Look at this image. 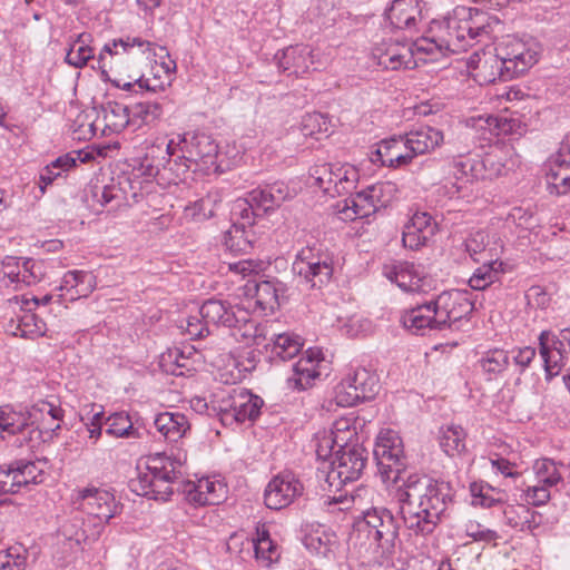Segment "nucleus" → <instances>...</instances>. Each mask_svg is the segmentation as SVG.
<instances>
[{"mask_svg":"<svg viewBox=\"0 0 570 570\" xmlns=\"http://www.w3.org/2000/svg\"><path fill=\"white\" fill-rule=\"evenodd\" d=\"M179 327L184 330L190 338H202L209 334V327L199 314L180 321Z\"/></svg>","mask_w":570,"mask_h":570,"instance_id":"obj_63","label":"nucleus"},{"mask_svg":"<svg viewBox=\"0 0 570 570\" xmlns=\"http://www.w3.org/2000/svg\"><path fill=\"white\" fill-rule=\"evenodd\" d=\"M382 273L404 292H424L425 277L413 263L393 261L383 265Z\"/></svg>","mask_w":570,"mask_h":570,"instance_id":"obj_21","label":"nucleus"},{"mask_svg":"<svg viewBox=\"0 0 570 570\" xmlns=\"http://www.w3.org/2000/svg\"><path fill=\"white\" fill-rule=\"evenodd\" d=\"M248 544L254 549L255 559L261 567L271 568L278 561V547L272 541L268 531H257V538L248 540Z\"/></svg>","mask_w":570,"mask_h":570,"instance_id":"obj_37","label":"nucleus"},{"mask_svg":"<svg viewBox=\"0 0 570 570\" xmlns=\"http://www.w3.org/2000/svg\"><path fill=\"white\" fill-rule=\"evenodd\" d=\"M438 320L432 302L419 304L407 309L402 315V323L405 328L414 334L423 335L426 330H442L436 323Z\"/></svg>","mask_w":570,"mask_h":570,"instance_id":"obj_30","label":"nucleus"},{"mask_svg":"<svg viewBox=\"0 0 570 570\" xmlns=\"http://www.w3.org/2000/svg\"><path fill=\"white\" fill-rule=\"evenodd\" d=\"M134 47H139L142 52L153 51L154 56H159L160 58H163L165 56L166 57L169 56V53L165 47H161V46L157 47L155 43L147 41V40H142L139 37H127L125 39H122V38L115 39V40H112V42L106 43L102 48V51L99 55L98 63H99V68L102 70V73L106 72V70H105V67H106L105 53H108L110 56L119 55V53H127Z\"/></svg>","mask_w":570,"mask_h":570,"instance_id":"obj_26","label":"nucleus"},{"mask_svg":"<svg viewBox=\"0 0 570 570\" xmlns=\"http://www.w3.org/2000/svg\"><path fill=\"white\" fill-rule=\"evenodd\" d=\"M250 204L256 206V209L262 210L264 214L274 212L279 207L268 184L250 190Z\"/></svg>","mask_w":570,"mask_h":570,"instance_id":"obj_57","label":"nucleus"},{"mask_svg":"<svg viewBox=\"0 0 570 570\" xmlns=\"http://www.w3.org/2000/svg\"><path fill=\"white\" fill-rule=\"evenodd\" d=\"M449 178H453L454 181H450L451 187L448 190V195L453 197L464 188V184L474 180V158H460L454 159L448 165Z\"/></svg>","mask_w":570,"mask_h":570,"instance_id":"obj_36","label":"nucleus"},{"mask_svg":"<svg viewBox=\"0 0 570 570\" xmlns=\"http://www.w3.org/2000/svg\"><path fill=\"white\" fill-rule=\"evenodd\" d=\"M258 326L264 328L266 336L261 340L258 345L264 344L268 346L272 344V355L274 358H279L282 361L291 360L295 357L303 347V340L301 336L294 333H279L276 334L271 332L267 324H259Z\"/></svg>","mask_w":570,"mask_h":570,"instance_id":"obj_25","label":"nucleus"},{"mask_svg":"<svg viewBox=\"0 0 570 570\" xmlns=\"http://www.w3.org/2000/svg\"><path fill=\"white\" fill-rule=\"evenodd\" d=\"M27 557L21 548L11 547L0 552V570H24Z\"/></svg>","mask_w":570,"mask_h":570,"instance_id":"obj_59","label":"nucleus"},{"mask_svg":"<svg viewBox=\"0 0 570 570\" xmlns=\"http://www.w3.org/2000/svg\"><path fill=\"white\" fill-rule=\"evenodd\" d=\"M533 471L537 483L543 484L550 489L557 487L562 481L561 473L556 462L550 459L537 460L533 464Z\"/></svg>","mask_w":570,"mask_h":570,"instance_id":"obj_50","label":"nucleus"},{"mask_svg":"<svg viewBox=\"0 0 570 570\" xmlns=\"http://www.w3.org/2000/svg\"><path fill=\"white\" fill-rule=\"evenodd\" d=\"M293 272L311 288H322L332 279L333 255L321 245L304 247L296 255Z\"/></svg>","mask_w":570,"mask_h":570,"instance_id":"obj_8","label":"nucleus"},{"mask_svg":"<svg viewBox=\"0 0 570 570\" xmlns=\"http://www.w3.org/2000/svg\"><path fill=\"white\" fill-rule=\"evenodd\" d=\"M215 199L212 196L203 197L185 207V216L196 222H203L214 215Z\"/></svg>","mask_w":570,"mask_h":570,"instance_id":"obj_56","label":"nucleus"},{"mask_svg":"<svg viewBox=\"0 0 570 570\" xmlns=\"http://www.w3.org/2000/svg\"><path fill=\"white\" fill-rule=\"evenodd\" d=\"M367 451L358 443L345 442L335 451L328 464L317 468L321 488L328 495L340 492L344 485L360 479L366 465Z\"/></svg>","mask_w":570,"mask_h":570,"instance_id":"obj_4","label":"nucleus"},{"mask_svg":"<svg viewBox=\"0 0 570 570\" xmlns=\"http://www.w3.org/2000/svg\"><path fill=\"white\" fill-rule=\"evenodd\" d=\"M372 57L377 66L387 70L412 69L417 65L413 47L405 42L382 41L373 48Z\"/></svg>","mask_w":570,"mask_h":570,"instance_id":"obj_19","label":"nucleus"},{"mask_svg":"<svg viewBox=\"0 0 570 570\" xmlns=\"http://www.w3.org/2000/svg\"><path fill=\"white\" fill-rule=\"evenodd\" d=\"M373 455L384 483H396L401 480V474L407 468V458L404 454L402 439L396 432L392 430L381 432Z\"/></svg>","mask_w":570,"mask_h":570,"instance_id":"obj_9","label":"nucleus"},{"mask_svg":"<svg viewBox=\"0 0 570 570\" xmlns=\"http://www.w3.org/2000/svg\"><path fill=\"white\" fill-rule=\"evenodd\" d=\"M508 353L510 361L520 373H523L530 366L537 355L535 348L531 346L514 347Z\"/></svg>","mask_w":570,"mask_h":570,"instance_id":"obj_60","label":"nucleus"},{"mask_svg":"<svg viewBox=\"0 0 570 570\" xmlns=\"http://www.w3.org/2000/svg\"><path fill=\"white\" fill-rule=\"evenodd\" d=\"M503 60L505 79L519 77L532 68L539 60L540 45L532 38L521 39L505 36L494 48Z\"/></svg>","mask_w":570,"mask_h":570,"instance_id":"obj_7","label":"nucleus"},{"mask_svg":"<svg viewBox=\"0 0 570 570\" xmlns=\"http://www.w3.org/2000/svg\"><path fill=\"white\" fill-rule=\"evenodd\" d=\"M130 108V125L135 128H139L142 125H149L163 114V108L158 102L155 101H140L132 105Z\"/></svg>","mask_w":570,"mask_h":570,"instance_id":"obj_43","label":"nucleus"},{"mask_svg":"<svg viewBox=\"0 0 570 570\" xmlns=\"http://www.w3.org/2000/svg\"><path fill=\"white\" fill-rule=\"evenodd\" d=\"M91 36L89 33H80L72 41L66 55V62L75 68H82L94 58V50L89 46Z\"/></svg>","mask_w":570,"mask_h":570,"instance_id":"obj_42","label":"nucleus"},{"mask_svg":"<svg viewBox=\"0 0 570 570\" xmlns=\"http://www.w3.org/2000/svg\"><path fill=\"white\" fill-rule=\"evenodd\" d=\"M264 401L245 389L233 390L219 406L223 423L254 421L261 413Z\"/></svg>","mask_w":570,"mask_h":570,"instance_id":"obj_18","label":"nucleus"},{"mask_svg":"<svg viewBox=\"0 0 570 570\" xmlns=\"http://www.w3.org/2000/svg\"><path fill=\"white\" fill-rule=\"evenodd\" d=\"M253 232L246 229L244 224H233L224 237L226 249L232 254H247L253 248Z\"/></svg>","mask_w":570,"mask_h":570,"instance_id":"obj_39","label":"nucleus"},{"mask_svg":"<svg viewBox=\"0 0 570 570\" xmlns=\"http://www.w3.org/2000/svg\"><path fill=\"white\" fill-rule=\"evenodd\" d=\"M330 120L321 112L307 114L302 119L301 130L304 136H311L321 139L322 136L330 135Z\"/></svg>","mask_w":570,"mask_h":570,"instance_id":"obj_53","label":"nucleus"},{"mask_svg":"<svg viewBox=\"0 0 570 570\" xmlns=\"http://www.w3.org/2000/svg\"><path fill=\"white\" fill-rule=\"evenodd\" d=\"M321 361L320 351L307 350L306 354L293 365V374L287 379L288 384L297 390L309 387L320 376L317 367Z\"/></svg>","mask_w":570,"mask_h":570,"instance_id":"obj_28","label":"nucleus"},{"mask_svg":"<svg viewBox=\"0 0 570 570\" xmlns=\"http://www.w3.org/2000/svg\"><path fill=\"white\" fill-rule=\"evenodd\" d=\"M445 482L411 474L397 491L400 513L405 527L415 534L429 535L445 517L451 502Z\"/></svg>","mask_w":570,"mask_h":570,"instance_id":"obj_2","label":"nucleus"},{"mask_svg":"<svg viewBox=\"0 0 570 570\" xmlns=\"http://www.w3.org/2000/svg\"><path fill=\"white\" fill-rule=\"evenodd\" d=\"M218 146L213 138L206 134L178 135L177 140L170 139L167 142V153L176 155L181 153L180 158L196 165L199 160L204 164L213 163L217 155Z\"/></svg>","mask_w":570,"mask_h":570,"instance_id":"obj_14","label":"nucleus"},{"mask_svg":"<svg viewBox=\"0 0 570 570\" xmlns=\"http://www.w3.org/2000/svg\"><path fill=\"white\" fill-rule=\"evenodd\" d=\"M421 14L419 0H394L386 11V19L396 29H410Z\"/></svg>","mask_w":570,"mask_h":570,"instance_id":"obj_32","label":"nucleus"},{"mask_svg":"<svg viewBox=\"0 0 570 570\" xmlns=\"http://www.w3.org/2000/svg\"><path fill=\"white\" fill-rule=\"evenodd\" d=\"M410 45L413 47L414 58L422 55L419 59L424 61H436L439 57H444L450 53V51L445 50L443 40L439 36L434 38L422 37Z\"/></svg>","mask_w":570,"mask_h":570,"instance_id":"obj_44","label":"nucleus"},{"mask_svg":"<svg viewBox=\"0 0 570 570\" xmlns=\"http://www.w3.org/2000/svg\"><path fill=\"white\" fill-rule=\"evenodd\" d=\"M502 63L503 60L499 58L497 50H494V53L483 50L480 73H476V76L485 82H494L497 79L505 81V70Z\"/></svg>","mask_w":570,"mask_h":570,"instance_id":"obj_47","label":"nucleus"},{"mask_svg":"<svg viewBox=\"0 0 570 570\" xmlns=\"http://www.w3.org/2000/svg\"><path fill=\"white\" fill-rule=\"evenodd\" d=\"M63 410L52 403L40 401L26 411L0 409V438L3 433L16 435L30 426L42 432H56L60 429Z\"/></svg>","mask_w":570,"mask_h":570,"instance_id":"obj_5","label":"nucleus"},{"mask_svg":"<svg viewBox=\"0 0 570 570\" xmlns=\"http://www.w3.org/2000/svg\"><path fill=\"white\" fill-rule=\"evenodd\" d=\"M441 328L452 327L453 324L469 316L473 304L468 293L459 289L445 291L431 301Z\"/></svg>","mask_w":570,"mask_h":570,"instance_id":"obj_16","label":"nucleus"},{"mask_svg":"<svg viewBox=\"0 0 570 570\" xmlns=\"http://www.w3.org/2000/svg\"><path fill=\"white\" fill-rule=\"evenodd\" d=\"M138 170L147 178H166L167 167L165 165L164 144L153 145L147 149Z\"/></svg>","mask_w":570,"mask_h":570,"instance_id":"obj_38","label":"nucleus"},{"mask_svg":"<svg viewBox=\"0 0 570 570\" xmlns=\"http://www.w3.org/2000/svg\"><path fill=\"white\" fill-rule=\"evenodd\" d=\"M199 316L209 327L224 326L230 330L232 336L246 345L259 344L266 333L250 317L247 308L232 305L227 301L210 298L199 307Z\"/></svg>","mask_w":570,"mask_h":570,"instance_id":"obj_3","label":"nucleus"},{"mask_svg":"<svg viewBox=\"0 0 570 570\" xmlns=\"http://www.w3.org/2000/svg\"><path fill=\"white\" fill-rule=\"evenodd\" d=\"M366 189L368 191V197L379 209L380 207L386 206L389 203V198L385 196L395 191V184L392 181H383L371 185Z\"/></svg>","mask_w":570,"mask_h":570,"instance_id":"obj_61","label":"nucleus"},{"mask_svg":"<svg viewBox=\"0 0 570 570\" xmlns=\"http://www.w3.org/2000/svg\"><path fill=\"white\" fill-rule=\"evenodd\" d=\"M479 363L484 373L498 375L510 364V356L508 351L493 348L485 352Z\"/></svg>","mask_w":570,"mask_h":570,"instance_id":"obj_51","label":"nucleus"},{"mask_svg":"<svg viewBox=\"0 0 570 570\" xmlns=\"http://www.w3.org/2000/svg\"><path fill=\"white\" fill-rule=\"evenodd\" d=\"M409 223L420 229L421 234H424L429 239L438 232L435 219L426 212L414 213Z\"/></svg>","mask_w":570,"mask_h":570,"instance_id":"obj_62","label":"nucleus"},{"mask_svg":"<svg viewBox=\"0 0 570 570\" xmlns=\"http://www.w3.org/2000/svg\"><path fill=\"white\" fill-rule=\"evenodd\" d=\"M412 158L434 150L443 142V132L430 126H420L404 135Z\"/></svg>","mask_w":570,"mask_h":570,"instance_id":"obj_29","label":"nucleus"},{"mask_svg":"<svg viewBox=\"0 0 570 570\" xmlns=\"http://www.w3.org/2000/svg\"><path fill=\"white\" fill-rule=\"evenodd\" d=\"M466 433L460 425H449L442 429L440 445L448 455L460 454L465 450Z\"/></svg>","mask_w":570,"mask_h":570,"instance_id":"obj_46","label":"nucleus"},{"mask_svg":"<svg viewBox=\"0 0 570 570\" xmlns=\"http://www.w3.org/2000/svg\"><path fill=\"white\" fill-rule=\"evenodd\" d=\"M165 150V165L167 167L166 178L168 180H175L180 178L181 175L187 173L193 166L191 163L180 158V151H177L176 155H171L167 153V146L164 147Z\"/></svg>","mask_w":570,"mask_h":570,"instance_id":"obj_58","label":"nucleus"},{"mask_svg":"<svg viewBox=\"0 0 570 570\" xmlns=\"http://www.w3.org/2000/svg\"><path fill=\"white\" fill-rule=\"evenodd\" d=\"M504 165L495 153L487 154L482 159H474V178L492 179L503 173Z\"/></svg>","mask_w":570,"mask_h":570,"instance_id":"obj_52","label":"nucleus"},{"mask_svg":"<svg viewBox=\"0 0 570 570\" xmlns=\"http://www.w3.org/2000/svg\"><path fill=\"white\" fill-rule=\"evenodd\" d=\"M448 28L458 35L450 41L454 50H466L473 41L489 38L491 33L490 17L478 9L460 6L448 16Z\"/></svg>","mask_w":570,"mask_h":570,"instance_id":"obj_6","label":"nucleus"},{"mask_svg":"<svg viewBox=\"0 0 570 570\" xmlns=\"http://www.w3.org/2000/svg\"><path fill=\"white\" fill-rule=\"evenodd\" d=\"M302 493L303 484L293 473H281L268 482L264 492V502L271 510H281L288 507Z\"/></svg>","mask_w":570,"mask_h":570,"instance_id":"obj_20","label":"nucleus"},{"mask_svg":"<svg viewBox=\"0 0 570 570\" xmlns=\"http://www.w3.org/2000/svg\"><path fill=\"white\" fill-rule=\"evenodd\" d=\"M316 51L308 45L288 46L274 56L281 72L287 76L303 77L312 70L318 69Z\"/></svg>","mask_w":570,"mask_h":570,"instance_id":"obj_17","label":"nucleus"},{"mask_svg":"<svg viewBox=\"0 0 570 570\" xmlns=\"http://www.w3.org/2000/svg\"><path fill=\"white\" fill-rule=\"evenodd\" d=\"M304 543L307 549L323 557H327L332 552V547L336 541L333 534L316 530L305 537Z\"/></svg>","mask_w":570,"mask_h":570,"instance_id":"obj_55","label":"nucleus"},{"mask_svg":"<svg viewBox=\"0 0 570 570\" xmlns=\"http://www.w3.org/2000/svg\"><path fill=\"white\" fill-rule=\"evenodd\" d=\"M334 429L317 435L316 455L323 460L320 466H323L324 463L328 464L327 459L332 456L333 452L335 453V448L338 450L340 444L348 442L354 435V430L350 429L348 422L345 420L335 422Z\"/></svg>","mask_w":570,"mask_h":570,"instance_id":"obj_27","label":"nucleus"},{"mask_svg":"<svg viewBox=\"0 0 570 570\" xmlns=\"http://www.w3.org/2000/svg\"><path fill=\"white\" fill-rule=\"evenodd\" d=\"M380 390L379 376L365 367H355L341 381L335 389V401L338 406L350 407L373 399Z\"/></svg>","mask_w":570,"mask_h":570,"instance_id":"obj_11","label":"nucleus"},{"mask_svg":"<svg viewBox=\"0 0 570 570\" xmlns=\"http://www.w3.org/2000/svg\"><path fill=\"white\" fill-rule=\"evenodd\" d=\"M11 262L17 266L18 269L17 272L13 269L4 272V276L9 278L10 283H23L26 285H33L40 282L46 275L45 264L42 261L24 258L20 266V258L8 257L4 266L9 267Z\"/></svg>","mask_w":570,"mask_h":570,"instance_id":"obj_31","label":"nucleus"},{"mask_svg":"<svg viewBox=\"0 0 570 570\" xmlns=\"http://www.w3.org/2000/svg\"><path fill=\"white\" fill-rule=\"evenodd\" d=\"M104 120L107 128L119 132L130 126V108L118 102H108L104 108Z\"/></svg>","mask_w":570,"mask_h":570,"instance_id":"obj_45","label":"nucleus"},{"mask_svg":"<svg viewBox=\"0 0 570 570\" xmlns=\"http://www.w3.org/2000/svg\"><path fill=\"white\" fill-rule=\"evenodd\" d=\"M13 468L19 490L30 483L38 484L43 481V472L35 462L17 461L13 463Z\"/></svg>","mask_w":570,"mask_h":570,"instance_id":"obj_54","label":"nucleus"},{"mask_svg":"<svg viewBox=\"0 0 570 570\" xmlns=\"http://www.w3.org/2000/svg\"><path fill=\"white\" fill-rule=\"evenodd\" d=\"M17 331L14 334L26 338H36L46 335L47 325L45 321L31 311H24L18 320Z\"/></svg>","mask_w":570,"mask_h":570,"instance_id":"obj_49","label":"nucleus"},{"mask_svg":"<svg viewBox=\"0 0 570 570\" xmlns=\"http://www.w3.org/2000/svg\"><path fill=\"white\" fill-rule=\"evenodd\" d=\"M413 160L404 136L384 139L371 155V161L392 168H401Z\"/></svg>","mask_w":570,"mask_h":570,"instance_id":"obj_22","label":"nucleus"},{"mask_svg":"<svg viewBox=\"0 0 570 570\" xmlns=\"http://www.w3.org/2000/svg\"><path fill=\"white\" fill-rule=\"evenodd\" d=\"M538 340L547 377L558 375L570 363V328H563L558 334L542 331Z\"/></svg>","mask_w":570,"mask_h":570,"instance_id":"obj_12","label":"nucleus"},{"mask_svg":"<svg viewBox=\"0 0 570 570\" xmlns=\"http://www.w3.org/2000/svg\"><path fill=\"white\" fill-rule=\"evenodd\" d=\"M312 177L323 191L332 197L351 193L358 180V171L351 165L322 164L312 169Z\"/></svg>","mask_w":570,"mask_h":570,"instance_id":"obj_13","label":"nucleus"},{"mask_svg":"<svg viewBox=\"0 0 570 570\" xmlns=\"http://www.w3.org/2000/svg\"><path fill=\"white\" fill-rule=\"evenodd\" d=\"M502 262L498 259L485 261L478 267L469 279L472 289L482 291L499 279L502 273Z\"/></svg>","mask_w":570,"mask_h":570,"instance_id":"obj_41","label":"nucleus"},{"mask_svg":"<svg viewBox=\"0 0 570 570\" xmlns=\"http://www.w3.org/2000/svg\"><path fill=\"white\" fill-rule=\"evenodd\" d=\"M246 295L254 299L262 311H274L279 306V298L285 292V285L277 279H250L247 282Z\"/></svg>","mask_w":570,"mask_h":570,"instance_id":"obj_23","label":"nucleus"},{"mask_svg":"<svg viewBox=\"0 0 570 570\" xmlns=\"http://www.w3.org/2000/svg\"><path fill=\"white\" fill-rule=\"evenodd\" d=\"M337 207L344 220L365 218L377 210L376 206L368 197L367 189L361 190L354 196L344 199Z\"/></svg>","mask_w":570,"mask_h":570,"instance_id":"obj_35","label":"nucleus"},{"mask_svg":"<svg viewBox=\"0 0 570 570\" xmlns=\"http://www.w3.org/2000/svg\"><path fill=\"white\" fill-rule=\"evenodd\" d=\"M179 461L164 453L149 455L138 463L136 478L130 479L129 488L137 495L153 500L167 501L175 485L189 503L197 505L219 504L226 499L227 485L218 478H202L197 481H178Z\"/></svg>","mask_w":570,"mask_h":570,"instance_id":"obj_1","label":"nucleus"},{"mask_svg":"<svg viewBox=\"0 0 570 570\" xmlns=\"http://www.w3.org/2000/svg\"><path fill=\"white\" fill-rule=\"evenodd\" d=\"M106 433L115 438L137 439L139 432L126 412H117L107 417Z\"/></svg>","mask_w":570,"mask_h":570,"instance_id":"obj_48","label":"nucleus"},{"mask_svg":"<svg viewBox=\"0 0 570 570\" xmlns=\"http://www.w3.org/2000/svg\"><path fill=\"white\" fill-rule=\"evenodd\" d=\"M95 288V276L83 271H69L65 274L59 289L60 296L69 294V301H76L80 297L88 296Z\"/></svg>","mask_w":570,"mask_h":570,"instance_id":"obj_33","label":"nucleus"},{"mask_svg":"<svg viewBox=\"0 0 570 570\" xmlns=\"http://www.w3.org/2000/svg\"><path fill=\"white\" fill-rule=\"evenodd\" d=\"M156 430L168 442H177L189 430L187 417L183 413L164 412L156 415Z\"/></svg>","mask_w":570,"mask_h":570,"instance_id":"obj_34","label":"nucleus"},{"mask_svg":"<svg viewBox=\"0 0 570 570\" xmlns=\"http://www.w3.org/2000/svg\"><path fill=\"white\" fill-rule=\"evenodd\" d=\"M505 522L520 531H533L539 527L535 521L537 513L527 505H509L503 511Z\"/></svg>","mask_w":570,"mask_h":570,"instance_id":"obj_40","label":"nucleus"},{"mask_svg":"<svg viewBox=\"0 0 570 570\" xmlns=\"http://www.w3.org/2000/svg\"><path fill=\"white\" fill-rule=\"evenodd\" d=\"M430 239L421 234V230L413 226L411 223H406L403 233L402 242L404 247L416 250L424 246Z\"/></svg>","mask_w":570,"mask_h":570,"instance_id":"obj_64","label":"nucleus"},{"mask_svg":"<svg viewBox=\"0 0 570 570\" xmlns=\"http://www.w3.org/2000/svg\"><path fill=\"white\" fill-rule=\"evenodd\" d=\"M71 502L75 509L104 522L114 518L119 509V504L110 492L97 488L77 490L72 494Z\"/></svg>","mask_w":570,"mask_h":570,"instance_id":"obj_15","label":"nucleus"},{"mask_svg":"<svg viewBox=\"0 0 570 570\" xmlns=\"http://www.w3.org/2000/svg\"><path fill=\"white\" fill-rule=\"evenodd\" d=\"M358 529L367 528L382 554L391 557L395 553L399 539V523L392 512L384 507H372L362 511V520L357 521Z\"/></svg>","mask_w":570,"mask_h":570,"instance_id":"obj_10","label":"nucleus"},{"mask_svg":"<svg viewBox=\"0 0 570 570\" xmlns=\"http://www.w3.org/2000/svg\"><path fill=\"white\" fill-rule=\"evenodd\" d=\"M198 352L191 345L174 346L161 353L159 365L164 372L183 376L195 370V357Z\"/></svg>","mask_w":570,"mask_h":570,"instance_id":"obj_24","label":"nucleus"}]
</instances>
